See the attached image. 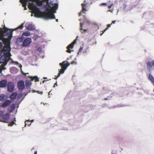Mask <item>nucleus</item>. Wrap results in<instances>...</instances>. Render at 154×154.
<instances>
[{"label":"nucleus","mask_w":154,"mask_h":154,"mask_svg":"<svg viewBox=\"0 0 154 154\" xmlns=\"http://www.w3.org/2000/svg\"><path fill=\"white\" fill-rule=\"evenodd\" d=\"M39 37L38 35L37 34H35L32 37V38L35 41H36L38 40Z\"/></svg>","instance_id":"obj_26"},{"label":"nucleus","mask_w":154,"mask_h":154,"mask_svg":"<svg viewBox=\"0 0 154 154\" xmlns=\"http://www.w3.org/2000/svg\"><path fill=\"white\" fill-rule=\"evenodd\" d=\"M61 74L60 73V71H59V73H58V75H57V78L58 77H59V76H60Z\"/></svg>","instance_id":"obj_45"},{"label":"nucleus","mask_w":154,"mask_h":154,"mask_svg":"<svg viewBox=\"0 0 154 154\" xmlns=\"http://www.w3.org/2000/svg\"><path fill=\"white\" fill-rule=\"evenodd\" d=\"M118 154L116 152H115L114 151H112V154Z\"/></svg>","instance_id":"obj_49"},{"label":"nucleus","mask_w":154,"mask_h":154,"mask_svg":"<svg viewBox=\"0 0 154 154\" xmlns=\"http://www.w3.org/2000/svg\"><path fill=\"white\" fill-rule=\"evenodd\" d=\"M56 22H58V19H56Z\"/></svg>","instance_id":"obj_62"},{"label":"nucleus","mask_w":154,"mask_h":154,"mask_svg":"<svg viewBox=\"0 0 154 154\" xmlns=\"http://www.w3.org/2000/svg\"><path fill=\"white\" fill-rule=\"evenodd\" d=\"M10 46H6L4 47L3 54L0 57V64H2V69L4 70L6 69L5 66L7 64L8 62L11 59L12 56L10 53Z\"/></svg>","instance_id":"obj_2"},{"label":"nucleus","mask_w":154,"mask_h":154,"mask_svg":"<svg viewBox=\"0 0 154 154\" xmlns=\"http://www.w3.org/2000/svg\"><path fill=\"white\" fill-rule=\"evenodd\" d=\"M78 38V36H77L76 37V39L74 40L72 43L71 44L69 45L68 46H67V50L66 51V52L69 53H71V51H73V50L71 51L70 48H71L72 49L73 48L74 45H75V44L76 43V40H77V39Z\"/></svg>","instance_id":"obj_8"},{"label":"nucleus","mask_w":154,"mask_h":154,"mask_svg":"<svg viewBox=\"0 0 154 154\" xmlns=\"http://www.w3.org/2000/svg\"><path fill=\"white\" fill-rule=\"evenodd\" d=\"M16 121V118H14V120L11 122L10 123L8 124V125L9 126H12L14 124H15V122Z\"/></svg>","instance_id":"obj_25"},{"label":"nucleus","mask_w":154,"mask_h":154,"mask_svg":"<svg viewBox=\"0 0 154 154\" xmlns=\"http://www.w3.org/2000/svg\"><path fill=\"white\" fill-rule=\"evenodd\" d=\"M32 83L31 81L29 80H26L25 81V87L26 89H28L30 88L32 85Z\"/></svg>","instance_id":"obj_12"},{"label":"nucleus","mask_w":154,"mask_h":154,"mask_svg":"<svg viewBox=\"0 0 154 154\" xmlns=\"http://www.w3.org/2000/svg\"><path fill=\"white\" fill-rule=\"evenodd\" d=\"M109 27H108L107 26V27L106 28V29L104 30V31L103 32V33L101 34L100 35H102L108 29H109Z\"/></svg>","instance_id":"obj_40"},{"label":"nucleus","mask_w":154,"mask_h":154,"mask_svg":"<svg viewBox=\"0 0 154 154\" xmlns=\"http://www.w3.org/2000/svg\"><path fill=\"white\" fill-rule=\"evenodd\" d=\"M56 0H38V5L33 6L40 15H37L36 17L42 18L46 20L55 19L54 14L56 13L58 8V4L55 2Z\"/></svg>","instance_id":"obj_1"},{"label":"nucleus","mask_w":154,"mask_h":154,"mask_svg":"<svg viewBox=\"0 0 154 154\" xmlns=\"http://www.w3.org/2000/svg\"><path fill=\"white\" fill-rule=\"evenodd\" d=\"M146 68L149 72L150 73L152 72L153 68L152 66V63L151 62L148 61L147 62Z\"/></svg>","instance_id":"obj_9"},{"label":"nucleus","mask_w":154,"mask_h":154,"mask_svg":"<svg viewBox=\"0 0 154 154\" xmlns=\"http://www.w3.org/2000/svg\"><path fill=\"white\" fill-rule=\"evenodd\" d=\"M32 42V39L30 38L27 37L23 41L22 46L25 47L29 45Z\"/></svg>","instance_id":"obj_6"},{"label":"nucleus","mask_w":154,"mask_h":154,"mask_svg":"<svg viewBox=\"0 0 154 154\" xmlns=\"http://www.w3.org/2000/svg\"><path fill=\"white\" fill-rule=\"evenodd\" d=\"M52 90L51 91L48 93V97H50V96H49V95H50V92H51Z\"/></svg>","instance_id":"obj_55"},{"label":"nucleus","mask_w":154,"mask_h":154,"mask_svg":"<svg viewBox=\"0 0 154 154\" xmlns=\"http://www.w3.org/2000/svg\"><path fill=\"white\" fill-rule=\"evenodd\" d=\"M6 29L4 31L2 28H0V38L3 42L9 41V37H12L14 29H8L5 27Z\"/></svg>","instance_id":"obj_4"},{"label":"nucleus","mask_w":154,"mask_h":154,"mask_svg":"<svg viewBox=\"0 0 154 154\" xmlns=\"http://www.w3.org/2000/svg\"><path fill=\"white\" fill-rule=\"evenodd\" d=\"M54 85H56L57 86V82H56V83H55L54 84Z\"/></svg>","instance_id":"obj_57"},{"label":"nucleus","mask_w":154,"mask_h":154,"mask_svg":"<svg viewBox=\"0 0 154 154\" xmlns=\"http://www.w3.org/2000/svg\"><path fill=\"white\" fill-rule=\"evenodd\" d=\"M80 52V51H79L78 52H77V55H78L79 54V52Z\"/></svg>","instance_id":"obj_60"},{"label":"nucleus","mask_w":154,"mask_h":154,"mask_svg":"<svg viewBox=\"0 0 154 154\" xmlns=\"http://www.w3.org/2000/svg\"><path fill=\"white\" fill-rule=\"evenodd\" d=\"M66 69H65V68H62V69H61L60 71V73L61 74H63L64 73L65 70Z\"/></svg>","instance_id":"obj_33"},{"label":"nucleus","mask_w":154,"mask_h":154,"mask_svg":"<svg viewBox=\"0 0 154 154\" xmlns=\"http://www.w3.org/2000/svg\"><path fill=\"white\" fill-rule=\"evenodd\" d=\"M83 47L81 46L80 48L79 51H82L83 50Z\"/></svg>","instance_id":"obj_42"},{"label":"nucleus","mask_w":154,"mask_h":154,"mask_svg":"<svg viewBox=\"0 0 154 154\" xmlns=\"http://www.w3.org/2000/svg\"><path fill=\"white\" fill-rule=\"evenodd\" d=\"M24 94L25 96L28 94V93H25Z\"/></svg>","instance_id":"obj_56"},{"label":"nucleus","mask_w":154,"mask_h":154,"mask_svg":"<svg viewBox=\"0 0 154 154\" xmlns=\"http://www.w3.org/2000/svg\"><path fill=\"white\" fill-rule=\"evenodd\" d=\"M37 154V151H35V152L34 154Z\"/></svg>","instance_id":"obj_58"},{"label":"nucleus","mask_w":154,"mask_h":154,"mask_svg":"<svg viewBox=\"0 0 154 154\" xmlns=\"http://www.w3.org/2000/svg\"><path fill=\"white\" fill-rule=\"evenodd\" d=\"M17 94L16 92L13 93L10 96V99L11 100H14L16 98Z\"/></svg>","instance_id":"obj_15"},{"label":"nucleus","mask_w":154,"mask_h":154,"mask_svg":"<svg viewBox=\"0 0 154 154\" xmlns=\"http://www.w3.org/2000/svg\"><path fill=\"white\" fill-rule=\"evenodd\" d=\"M11 60L12 62L13 63H14V64H16L17 65H19H19L20 64L18 62H16V61H14L11 58Z\"/></svg>","instance_id":"obj_29"},{"label":"nucleus","mask_w":154,"mask_h":154,"mask_svg":"<svg viewBox=\"0 0 154 154\" xmlns=\"http://www.w3.org/2000/svg\"><path fill=\"white\" fill-rule=\"evenodd\" d=\"M112 24V23H111L110 24H108L107 25V27H109V28H110L111 26V25Z\"/></svg>","instance_id":"obj_48"},{"label":"nucleus","mask_w":154,"mask_h":154,"mask_svg":"<svg viewBox=\"0 0 154 154\" xmlns=\"http://www.w3.org/2000/svg\"><path fill=\"white\" fill-rule=\"evenodd\" d=\"M17 87L19 91H22L25 88L24 81L22 80L18 81L17 82Z\"/></svg>","instance_id":"obj_5"},{"label":"nucleus","mask_w":154,"mask_h":154,"mask_svg":"<svg viewBox=\"0 0 154 154\" xmlns=\"http://www.w3.org/2000/svg\"><path fill=\"white\" fill-rule=\"evenodd\" d=\"M30 35V33L28 31H25L22 34V36L23 37L24 36H29Z\"/></svg>","instance_id":"obj_22"},{"label":"nucleus","mask_w":154,"mask_h":154,"mask_svg":"<svg viewBox=\"0 0 154 154\" xmlns=\"http://www.w3.org/2000/svg\"><path fill=\"white\" fill-rule=\"evenodd\" d=\"M10 114L8 113L5 114L3 116L2 119L5 120L8 119L9 118Z\"/></svg>","instance_id":"obj_21"},{"label":"nucleus","mask_w":154,"mask_h":154,"mask_svg":"<svg viewBox=\"0 0 154 154\" xmlns=\"http://www.w3.org/2000/svg\"><path fill=\"white\" fill-rule=\"evenodd\" d=\"M81 15V12H80L79 13V16H80Z\"/></svg>","instance_id":"obj_59"},{"label":"nucleus","mask_w":154,"mask_h":154,"mask_svg":"<svg viewBox=\"0 0 154 154\" xmlns=\"http://www.w3.org/2000/svg\"><path fill=\"white\" fill-rule=\"evenodd\" d=\"M47 81H48V80H43V81H42V83H44L45 82H46Z\"/></svg>","instance_id":"obj_53"},{"label":"nucleus","mask_w":154,"mask_h":154,"mask_svg":"<svg viewBox=\"0 0 154 154\" xmlns=\"http://www.w3.org/2000/svg\"><path fill=\"white\" fill-rule=\"evenodd\" d=\"M42 48L41 47L39 46L38 47L37 49V50L40 52H43V51L42 49Z\"/></svg>","instance_id":"obj_28"},{"label":"nucleus","mask_w":154,"mask_h":154,"mask_svg":"<svg viewBox=\"0 0 154 154\" xmlns=\"http://www.w3.org/2000/svg\"><path fill=\"white\" fill-rule=\"evenodd\" d=\"M3 52H4V49H3V50L1 49H0V56H1L2 54V53L3 54Z\"/></svg>","instance_id":"obj_37"},{"label":"nucleus","mask_w":154,"mask_h":154,"mask_svg":"<svg viewBox=\"0 0 154 154\" xmlns=\"http://www.w3.org/2000/svg\"><path fill=\"white\" fill-rule=\"evenodd\" d=\"M14 84L12 82H9L7 84V91L10 93L12 92L14 90Z\"/></svg>","instance_id":"obj_7"},{"label":"nucleus","mask_w":154,"mask_h":154,"mask_svg":"<svg viewBox=\"0 0 154 154\" xmlns=\"http://www.w3.org/2000/svg\"><path fill=\"white\" fill-rule=\"evenodd\" d=\"M4 115V112L2 111H0V117H2Z\"/></svg>","instance_id":"obj_36"},{"label":"nucleus","mask_w":154,"mask_h":154,"mask_svg":"<svg viewBox=\"0 0 154 154\" xmlns=\"http://www.w3.org/2000/svg\"><path fill=\"white\" fill-rule=\"evenodd\" d=\"M84 3H83L82 4V12L84 14H85V12L84 11H86L87 9L85 8V6H86V4H87V3L86 2V0H85L84 1Z\"/></svg>","instance_id":"obj_17"},{"label":"nucleus","mask_w":154,"mask_h":154,"mask_svg":"<svg viewBox=\"0 0 154 154\" xmlns=\"http://www.w3.org/2000/svg\"><path fill=\"white\" fill-rule=\"evenodd\" d=\"M127 6V5L126 4H124L123 5V8L124 10H125V8Z\"/></svg>","instance_id":"obj_41"},{"label":"nucleus","mask_w":154,"mask_h":154,"mask_svg":"<svg viewBox=\"0 0 154 154\" xmlns=\"http://www.w3.org/2000/svg\"><path fill=\"white\" fill-rule=\"evenodd\" d=\"M22 65H21V64H20V65H19V67H20V69H21V73H22L23 74H24V75H26V74H28L29 73H25L23 72V71H22Z\"/></svg>","instance_id":"obj_30"},{"label":"nucleus","mask_w":154,"mask_h":154,"mask_svg":"<svg viewBox=\"0 0 154 154\" xmlns=\"http://www.w3.org/2000/svg\"><path fill=\"white\" fill-rule=\"evenodd\" d=\"M11 102V101L10 100H6L2 104V107L3 108H5L10 105Z\"/></svg>","instance_id":"obj_11"},{"label":"nucleus","mask_w":154,"mask_h":154,"mask_svg":"<svg viewBox=\"0 0 154 154\" xmlns=\"http://www.w3.org/2000/svg\"><path fill=\"white\" fill-rule=\"evenodd\" d=\"M25 22H24V23H22L20 25L14 29V30H16L18 29H22L23 27V25L25 23Z\"/></svg>","instance_id":"obj_23"},{"label":"nucleus","mask_w":154,"mask_h":154,"mask_svg":"<svg viewBox=\"0 0 154 154\" xmlns=\"http://www.w3.org/2000/svg\"><path fill=\"white\" fill-rule=\"evenodd\" d=\"M2 70H0V73H1L2 72Z\"/></svg>","instance_id":"obj_64"},{"label":"nucleus","mask_w":154,"mask_h":154,"mask_svg":"<svg viewBox=\"0 0 154 154\" xmlns=\"http://www.w3.org/2000/svg\"><path fill=\"white\" fill-rule=\"evenodd\" d=\"M72 56H70L69 58H67V60H69V59H71L72 58Z\"/></svg>","instance_id":"obj_54"},{"label":"nucleus","mask_w":154,"mask_h":154,"mask_svg":"<svg viewBox=\"0 0 154 154\" xmlns=\"http://www.w3.org/2000/svg\"><path fill=\"white\" fill-rule=\"evenodd\" d=\"M24 39V38L21 36V37L18 38L16 39V42L17 44L20 43L23 41Z\"/></svg>","instance_id":"obj_18"},{"label":"nucleus","mask_w":154,"mask_h":154,"mask_svg":"<svg viewBox=\"0 0 154 154\" xmlns=\"http://www.w3.org/2000/svg\"><path fill=\"white\" fill-rule=\"evenodd\" d=\"M34 121V120L33 119V120H31V121H31V122H32Z\"/></svg>","instance_id":"obj_61"},{"label":"nucleus","mask_w":154,"mask_h":154,"mask_svg":"<svg viewBox=\"0 0 154 154\" xmlns=\"http://www.w3.org/2000/svg\"><path fill=\"white\" fill-rule=\"evenodd\" d=\"M29 77L30 78H32L33 79H32V81H33V79H35V81L36 82H38L39 81V79L38 78V76H35L34 77H32V76H29Z\"/></svg>","instance_id":"obj_24"},{"label":"nucleus","mask_w":154,"mask_h":154,"mask_svg":"<svg viewBox=\"0 0 154 154\" xmlns=\"http://www.w3.org/2000/svg\"><path fill=\"white\" fill-rule=\"evenodd\" d=\"M148 78L152 83L154 85V77L151 74H150L149 75Z\"/></svg>","instance_id":"obj_19"},{"label":"nucleus","mask_w":154,"mask_h":154,"mask_svg":"<svg viewBox=\"0 0 154 154\" xmlns=\"http://www.w3.org/2000/svg\"><path fill=\"white\" fill-rule=\"evenodd\" d=\"M113 5V4H111L110 5H109L108 6V8L109 9H110Z\"/></svg>","instance_id":"obj_46"},{"label":"nucleus","mask_w":154,"mask_h":154,"mask_svg":"<svg viewBox=\"0 0 154 154\" xmlns=\"http://www.w3.org/2000/svg\"><path fill=\"white\" fill-rule=\"evenodd\" d=\"M71 64H74L76 65L77 64V62L76 61H73L71 63Z\"/></svg>","instance_id":"obj_39"},{"label":"nucleus","mask_w":154,"mask_h":154,"mask_svg":"<svg viewBox=\"0 0 154 154\" xmlns=\"http://www.w3.org/2000/svg\"><path fill=\"white\" fill-rule=\"evenodd\" d=\"M20 2L22 4L23 7H24V10L27 9L26 5L28 4L29 8L30 10L32 11V13L34 14V17H35V16L37 15H40V13L36 11L35 8H34L33 5H38V0H20Z\"/></svg>","instance_id":"obj_3"},{"label":"nucleus","mask_w":154,"mask_h":154,"mask_svg":"<svg viewBox=\"0 0 154 154\" xmlns=\"http://www.w3.org/2000/svg\"><path fill=\"white\" fill-rule=\"evenodd\" d=\"M113 10H108L107 12L109 11V12H110L111 13H112L113 12Z\"/></svg>","instance_id":"obj_51"},{"label":"nucleus","mask_w":154,"mask_h":154,"mask_svg":"<svg viewBox=\"0 0 154 154\" xmlns=\"http://www.w3.org/2000/svg\"><path fill=\"white\" fill-rule=\"evenodd\" d=\"M7 85V81L5 80H3L0 81V88L5 87Z\"/></svg>","instance_id":"obj_14"},{"label":"nucleus","mask_w":154,"mask_h":154,"mask_svg":"<svg viewBox=\"0 0 154 154\" xmlns=\"http://www.w3.org/2000/svg\"><path fill=\"white\" fill-rule=\"evenodd\" d=\"M30 122V120H28L27 121V124L26 123V122H25V126L26 127L27 124H28L29 126H30V125H31V123H30L29 124V122Z\"/></svg>","instance_id":"obj_34"},{"label":"nucleus","mask_w":154,"mask_h":154,"mask_svg":"<svg viewBox=\"0 0 154 154\" xmlns=\"http://www.w3.org/2000/svg\"><path fill=\"white\" fill-rule=\"evenodd\" d=\"M15 107V104L14 103H12L8 109L9 112L10 113L12 112H13V111L14 110Z\"/></svg>","instance_id":"obj_16"},{"label":"nucleus","mask_w":154,"mask_h":154,"mask_svg":"<svg viewBox=\"0 0 154 154\" xmlns=\"http://www.w3.org/2000/svg\"><path fill=\"white\" fill-rule=\"evenodd\" d=\"M152 64L154 67V60L152 61L151 62Z\"/></svg>","instance_id":"obj_47"},{"label":"nucleus","mask_w":154,"mask_h":154,"mask_svg":"<svg viewBox=\"0 0 154 154\" xmlns=\"http://www.w3.org/2000/svg\"><path fill=\"white\" fill-rule=\"evenodd\" d=\"M107 5V3H102L101 4H100V6H103V5Z\"/></svg>","instance_id":"obj_38"},{"label":"nucleus","mask_w":154,"mask_h":154,"mask_svg":"<svg viewBox=\"0 0 154 154\" xmlns=\"http://www.w3.org/2000/svg\"><path fill=\"white\" fill-rule=\"evenodd\" d=\"M36 92L38 94H43V92L42 91L40 92L39 91H36Z\"/></svg>","instance_id":"obj_43"},{"label":"nucleus","mask_w":154,"mask_h":154,"mask_svg":"<svg viewBox=\"0 0 154 154\" xmlns=\"http://www.w3.org/2000/svg\"><path fill=\"white\" fill-rule=\"evenodd\" d=\"M67 63L65 64L66 61H64L62 63H60L59 65L61 66L62 68H65V69H66L70 65V64L68 62V61H66Z\"/></svg>","instance_id":"obj_10"},{"label":"nucleus","mask_w":154,"mask_h":154,"mask_svg":"<svg viewBox=\"0 0 154 154\" xmlns=\"http://www.w3.org/2000/svg\"><path fill=\"white\" fill-rule=\"evenodd\" d=\"M23 96V94L22 93L19 94L18 96L17 99L20 98L22 96Z\"/></svg>","instance_id":"obj_35"},{"label":"nucleus","mask_w":154,"mask_h":154,"mask_svg":"<svg viewBox=\"0 0 154 154\" xmlns=\"http://www.w3.org/2000/svg\"><path fill=\"white\" fill-rule=\"evenodd\" d=\"M120 106H119V105H116V106H114L112 107H110V109H115L117 107H120Z\"/></svg>","instance_id":"obj_31"},{"label":"nucleus","mask_w":154,"mask_h":154,"mask_svg":"<svg viewBox=\"0 0 154 154\" xmlns=\"http://www.w3.org/2000/svg\"><path fill=\"white\" fill-rule=\"evenodd\" d=\"M3 46V44L2 42H0V49L2 48Z\"/></svg>","instance_id":"obj_44"},{"label":"nucleus","mask_w":154,"mask_h":154,"mask_svg":"<svg viewBox=\"0 0 154 154\" xmlns=\"http://www.w3.org/2000/svg\"><path fill=\"white\" fill-rule=\"evenodd\" d=\"M26 29L28 30L34 31L35 29L34 25L32 24H29L26 27Z\"/></svg>","instance_id":"obj_13"},{"label":"nucleus","mask_w":154,"mask_h":154,"mask_svg":"<svg viewBox=\"0 0 154 154\" xmlns=\"http://www.w3.org/2000/svg\"><path fill=\"white\" fill-rule=\"evenodd\" d=\"M104 100H108V98H105L104 99Z\"/></svg>","instance_id":"obj_63"},{"label":"nucleus","mask_w":154,"mask_h":154,"mask_svg":"<svg viewBox=\"0 0 154 154\" xmlns=\"http://www.w3.org/2000/svg\"><path fill=\"white\" fill-rule=\"evenodd\" d=\"M5 97V95L4 94H1L0 95V100L3 99Z\"/></svg>","instance_id":"obj_32"},{"label":"nucleus","mask_w":154,"mask_h":154,"mask_svg":"<svg viewBox=\"0 0 154 154\" xmlns=\"http://www.w3.org/2000/svg\"><path fill=\"white\" fill-rule=\"evenodd\" d=\"M84 23H80V27H81L80 29V30L81 32L82 33H83L84 32H87L88 31V29H83L82 28V26L84 25Z\"/></svg>","instance_id":"obj_20"},{"label":"nucleus","mask_w":154,"mask_h":154,"mask_svg":"<svg viewBox=\"0 0 154 154\" xmlns=\"http://www.w3.org/2000/svg\"><path fill=\"white\" fill-rule=\"evenodd\" d=\"M116 22V20L113 21L112 22V23H111L112 24H114Z\"/></svg>","instance_id":"obj_50"},{"label":"nucleus","mask_w":154,"mask_h":154,"mask_svg":"<svg viewBox=\"0 0 154 154\" xmlns=\"http://www.w3.org/2000/svg\"><path fill=\"white\" fill-rule=\"evenodd\" d=\"M84 21L88 24H90L91 23L90 21L85 16H84Z\"/></svg>","instance_id":"obj_27"},{"label":"nucleus","mask_w":154,"mask_h":154,"mask_svg":"<svg viewBox=\"0 0 154 154\" xmlns=\"http://www.w3.org/2000/svg\"><path fill=\"white\" fill-rule=\"evenodd\" d=\"M32 93L36 92V91H35L34 90H32Z\"/></svg>","instance_id":"obj_52"}]
</instances>
